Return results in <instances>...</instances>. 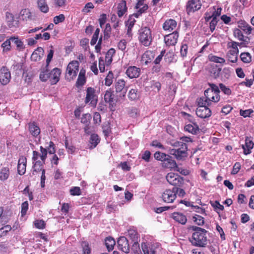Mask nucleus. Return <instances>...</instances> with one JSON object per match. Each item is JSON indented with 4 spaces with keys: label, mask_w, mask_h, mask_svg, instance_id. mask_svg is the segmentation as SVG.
<instances>
[{
    "label": "nucleus",
    "mask_w": 254,
    "mask_h": 254,
    "mask_svg": "<svg viewBox=\"0 0 254 254\" xmlns=\"http://www.w3.org/2000/svg\"><path fill=\"white\" fill-rule=\"evenodd\" d=\"M210 88L205 90L204 91V96L210 103L212 102H218L220 99L219 93L220 90L219 87L213 83H208Z\"/></svg>",
    "instance_id": "5"
},
{
    "label": "nucleus",
    "mask_w": 254,
    "mask_h": 254,
    "mask_svg": "<svg viewBox=\"0 0 254 254\" xmlns=\"http://www.w3.org/2000/svg\"><path fill=\"white\" fill-rule=\"evenodd\" d=\"M238 27L248 35L250 34L252 32V27L245 21H239Z\"/></svg>",
    "instance_id": "26"
},
{
    "label": "nucleus",
    "mask_w": 254,
    "mask_h": 254,
    "mask_svg": "<svg viewBox=\"0 0 254 254\" xmlns=\"http://www.w3.org/2000/svg\"><path fill=\"white\" fill-rule=\"evenodd\" d=\"M201 6L200 0H190L187 4V12L188 14L199 10Z\"/></svg>",
    "instance_id": "11"
},
{
    "label": "nucleus",
    "mask_w": 254,
    "mask_h": 254,
    "mask_svg": "<svg viewBox=\"0 0 254 254\" xmlns=\"http://www.w3.org/2000/svg\"><path fill=\"white\" fill-rule=\"evenodd\" d=\"M254 111L252 109H248L246 110H240V114L244 118H246L250 117L251 114Z\"/></svg>",
    "instance_id": "56"
},
{
    "label": "nucleus",
    "mask_w": 254,
    "mask_h": 254,
    "mask_svg": "<svg viewBox=\"0 0 254 254\" xmlns=\"http://www.w3.org/2000/svg\"><path fill=\"white\" fill-rule=\"evenodd\" d=\"M238 53L235 51H230L229 50L227 55L228 60L232 63H236L238 60Z\"/></svg>",
    "instance_id": "36"
},
{
    "label": "nucleus",
    "mask_w": 254,
    "mask_h": 254,
    "mask_svg": "<svg viewBox=\"0 0 254 254\" xmlns=\"http://www.w3.org/2000/svg\"><path fill=\"white\" fill-rule=\"evenodd\" d=\"M44 51L41 47H38L32 53L31 59L33 61H40L44 55Z\"/></svg>",
    "instance_id": "21"
},
{
    "label": "nucleus",
    "mask_w": 254,
    "mask_h": 254,
    "mask_svg": "<svg viewBox=\"0 0 254 254\" xmlns=\"http://www.w3.org/2000/svg\"><path fill=\"white\" fill-rule=\"evenodd\" d=\"M10 79V72L6 67L2 66L0 69V82L1 84L5 85L9 82Z\"/></svg>",
    "instance_id": "10"
},
{
    "label": "nucleus",
    "mask_w": 254,
    "mask_h": 254,
    "mask_svg": "<svg viewBox=\"0 0 254 254\" xmlns=\"http://www.w3.org/2000/svg\"><path fill=\"white\" fill-rule=\"evenodd\" d=\"M87 94L85 98V103H87L90 102V104L94 106L96 104L97 100L96 99L95 90L93 88L88 87L87 89Z\"/></svg>",
    "instance_id": "15"
},
{
    "label": "nucleus",
    "mask_w": 254,
    "mask_h": 254,
    "mask_svg": "<svg viewBox=\"0 0 254 254\" xmlns=\"http://www.w3.org/2000/svg\"><path fill=\"white\" fill-rule=\"evenodd\" d=\"M86 82L85 77L78 75L77 80L76 81V85L77 87L83 86Z\"/></svg>",
    "instance_id": "57"
},
{
    "label": "nucleus",
    "mask_w": 254,
    "mask_h": 254,
    "mask_svg": "<svg viewBox=\"0 0 254 254\" xmlns=\"http://www.w3.org/2000/svg\"><path fill=\"white\" fill-rule=\"evenodd\" d=\"M119 249L128 254L129 252V246L128 240L125 237H121L117 241Z\"/></svg>",
    "instance_id": "13"
},
{
    "label": "nucleus",
    "mask_w": 254,
    "mask_h": 254,
    "mask_svg": "<svg viewBox=\"0 0 254 254\" xmlns=\"http://www.w3.org/2000/svg\"><path fill=\"white\" fill-rule=\"evenodd\" d=\"M234 36L239 40H244V39H245L241 30L238 28L234 29Z\"/></svg>",
    "instance_id": "51"
},
{
    "label": "nucleus",
    "mask_w": 254,
    "mask_h": 254,
    "mask_svg": "<svg viewBox=\"0 0 254 254\" xmlns=\"http://www.w3.org/2000/svg\"><path fill=\"white\" fill-rule=\"evenodd\" d=\"M126 82L124 79H119L115 84L116 92L119 93V96L123 98L126 96L127 89L125 88Z\"/></svg>",
    "instance_id": "9"
},
{
    "label": "nucleus",
    "mask_w": 254,
    "mask_h": 254,
    "mask_svg": "<svg viewBox=\"0 0 254 254\" xmlns=\"http://www.w3.org/2000/svg\"><path fill=\"white\" fill-rule=\"evenodd\" d=\"M133 242V244L131 248V250L134 253L139 254V252H140V249L138 241Z\"/></svg>",
    "instance_id": "53"
},
{
    "label": "nucleus",
    "mask_w": 254,
    "mask_h": 254,
    "mask_svg": "<svg viewBox=\"0 0 254 254\" xmlns=\"http://www.w3.org/2000/svg\"><path fill=\"white\" fill-rule=\"evenodd\" d=\"M29 131L35 137L37 136L40 133V129L35 123H30L28 124Z\"/></svg>",
    "instance_id": "24"
},
{
    "label": "nucleus",
    "mask_w": 254,
    "mask_h": 254,
    "mask_svg": "<svg viewBox=\"0 0 254 254\" xmlns=\"http://www.w3.org/2000/svg\"><path fill=\"white\" fill-rule=\"evenodd\" d=\"M139 42L144 46H150L152 42L153 36L151 29L147 27H141L138 31Z\"/></svg>",
    "instance_id": "3"
},
{
    "label": "nucleus",
    "mask_w": 254,
    "mask_h": 254,
    "mask_svg": "<svg viewBox=\"0 0 254 254\" xmlns=\"http://www.w3.org/2000/svg\"><path fill=\"white\" fill-rule=\"evenodd\" d=\"M197 103L198 106H208L211 105L210 101H209L205 96L204 97H201L197 100Z\"/></svg>",
    "instance_id": "43"
},
{
    "label": "nucleus",
    "mask_w": 254,
    "mask_h": 254,
    "mask_svg": "<svg viewBox=\"0 0 254 254\" xmlns=\"http://www.w3.org/2000/svg\"><path fill=\"white\" fill-rule=\"evenodd\" d=\"M11 227L10 225H6L0 229V238L6 235L10 231Z\"/></svg>",
    "instance_id": "49"
},
{
    "label": "nucleus",
    "mask_w": 254,
    "mask_h": 254,
    "mask_svg": "<svg viewBox=\"0 0 254 254\" xmlns=\"http://www.w3.org/2000/svg\"><path fill=\"white\" fill-rule=\"evenodd\" d=\"M172 217L175 221L182 225H185L187 221L186 216L180 212H174L172 214Z\"/></svg>",
    "instance_id": "20"
},
{
    "label": "nucleus",
    "mask_w": 254,
    "mask_h": 254,
    "mask_svg": "<svg viewBox=\"0 0 254 254\" xmlns=\"http://www.w3.org/2000/svg\"><path fill=\"white\" fill-rule=\"evenodd\" d=\"M193 219L198 225H203L204 223V218L200 215H196L193 217Z\"/></svg>",
    "instance_id": "54"
},
{
    "label": "nucleus",
    "mask_w": 254,
    "mask_h": 254,
    "mask_svg": "<svg viewBox=\"0 0 254 254\" xmlns=\"http://www.w3.org/2000/svg\"><path fill=\"white\" fill-rule=\"evenodd\" d=\"M166 178L168 182L173 186H181L184 183L183 178L174 173H168Z\"/></svg>",
    "instance_id": "8"
},
{
    "label": "nucleus",
    "mask_w": 254,
    "mask_h": 254,
    "mask_svg": "<svg viewBox=\"0 0 254 254\" xmlns=\"http://www.w3.org/2000/svg\"><path fill=\"white\" fill-rule=\"evenodd\" d=\"M105 246L108 250L110 251L113 250L114 246L116 244L115 240L111 237H107L105 240Z\"/></svg>",
    "instance_id": "30"
},
{
    "label": "nucleus",
    "mask_w": 254,
    "mask_h": 254,
    "mask_svg": "<svg viewBox=\"0 0 254 254\" xmlns=\"http://www.w3.org/2000/svg\"><path fill=\"white\" fill-rule=\"evenodd\" d=\"M114 75L112 71H109L105 79V84L110 86L113 83Z\"/></svg>",
    "instance_id": "45"
},
{
    "label": "nucleus",
    "mask_w": 254,
    "mask_h": 254,
    "mask_svg": "<svg viewBox=\"0 0 254 254\" xmlns=\"http://www.w3.org/2000/svg\"><path fill=\"white\" fill-rule=\"evenodd\" d=\"M185 130L193 134H196L199 130L198 126L194 123L186 125L185 127Z\"/></svg>",
    "instance_id": "27"
},
{
    "label": "nucleus",
    "mask_w": 254,
    "mask_h": 254,
    "mask_svg": "<svg viewBox=\"0 0 254 254\" xmlns=\"http://www.w3.org/2000/svg\"><path fill=\"white\" fill-rule=\"evenodd\" d=\"M128 236L132 242L138 241V237L137 232L134 230H129L128 231Z\"/></svg>",
    "instance_id": "47"
},
{
    "label": "nucleus",
    "mask_w": 254,
    "mask_h": 254,
    "mask_svg": "<svg viewBox=\"0 0 254 254\" xmlns=\"http://www.w3.org/2000/svg\"><path fill=\"white\" fill-rule=\"evenodd\" d=\"M228 45L230 47H231L232 49L230 50V51H235L236 53H239V49L238 48V43L232 41L230 43L228 44Z\"/></svg>",
    "instance_id": "63"
},
{
    "label": "nucleus",
    "mask_w": 254,
    "mask_h": 254,
    "mask_svg": "<svg viewBox=\"0 0 254 254\" xmlns=\"http://www.w3.org/2000/svg\"><path fill=\"white\" fill-rule=\"evenodd\" d=\"M10 40L16 46L17 50L21 51L25 49L23 43L17 37H11Z\"/></svg>",
    "instance_id": "28"
},
{
    "label": "nucleus",
    "mask_w": 254,
    "mask_h": 254,
    "mask_svg": "<svg viewBox=\"0 0 254 254\" xmlns=\"http://www.w3.org/2000/svg\"><path fill=\"white\" fill-rule=\"evenodd\" d=\"M70 192L72 195H79L81 194L80 189L78 187H73L70 189Z\"/></svg>",
    "instance_id": "60"
},
{
    "label": "nucleus",
    "mask_w": 254,
    "mask_h": 254,
    "mask_svg": "<svg viewBox=\"0 0 254 254\" xmlns=\"http://www.w3.org/2000/svg\"><path fill=\"white\" fill-rule=\"evenodd\" d=\"M6 22L10 28L18 26V21L14 19L13 15L8 12L5 13Z\"/></svg>",
    "instance_id": "17"
},
{
    "label": "nucleus",
    "mask_w": 254,
    "mask_h": 254,
    "mask_svg": "<svg viewBox=\"0 0 254 254\" xmlns=\"http://www.w3.org/2000/svg\"><path fill=\"white\" fill-rule=\"evenodd\" d=\"M141 248L144 254H155V251L152 249H149L145 244H142Z\"/></svg>",
    "instance_id": "50"
},
{
    "label": "nucleus",
    "mask_w": 254,
    "mask_h": 254,
    "mask_svg": "<svg viewBox=\"0 0 254 254\" xmlns=\"http://www.w3.org/2000/svg\"><path fill=\"white\" fill-rule=\"evenodd\" d=\"M79 64L78 62L76 61H73L69 63V64H68L67 66V70H69V72H71L70 71V68L75 69H78Z\"/></svg>",
    "instance_id": "48"
},
{
    "label": "nucleus",
    "mask_w": 254,
    "mask_h": 254,
    "mask_svg": "<svg viewBox=\"0 0 254 254\" xmlns=\"http://www.w3.org/2000/svg\"><path fill=\"white\" fill-rule=\"evenodd\" d=\"M188 47L186 44H183L180 49L181 55L183 58L187 56L188 53Z\"/></svg>",
    "instance_id": "58"
},
{
    "label": "nucleus",
    "mask_w": 254,
    "mask_h": 254,
    "mask_svg": "<svg viewBox=\"0 0 254 254\" xmlns=\"http://www.w3.org/2000/svg\"><path fill=\"white\" fill-rule=\"evenodd\" d=\"M65 19L64 15L63 14H61L59 15L56 16L54 18V22L57 24L60 22H63Z\"/></svg>",
    "instance_id": "59"
},
{
    "label": "nucleus",
    "mask_w": 254,
    "mask_h": 254,
    "mask_svg": "<svg viewBox=\"0 0 254 254\" xmlns=\"http://www.w3.org/2000/svg\"><path fill=\"white\" fill-rule=\"evenodd\" d=\"M126 73L129 78H137L140 75V69L135 66H130L127 69Z\"/></svg>",
    "instance_id": "16"
},
{
    "label": "nucleus",
    "mask_w": 254,
    "mask_h": 254,
    "mask_svg": "<svg viewBox=\"0 0 254 254\" xmlns=\"http://www.w3.org/2000/svg\"><path fill=\"white\" fill-rule=\"evenodd\" d=\"M50 77V72L48 69L42 71L40 74V79L42 81H46Z\"/></svg>",
    "instance_id": "44"
},
{
    "label": "nucleus",
    "mask_w": 254,
    "mask_h": 254,
    "mask_svg": "<svg viewBox=\"0 0 254 254\" xmlns=\"http://www.w3.org/2000/svg\"><path fill=\"white\" fill-rule=\"evenodd\" d=\"M11 40L10 38L4 41L1 45L2 52L4 53H7L11 50Z\"/></svg>",
    "instance_id": "35"
},
{
    "label": "nucleus",
    "mask_w": 254,
    "mask_h": 254,
    "mask_svg": "<svg viewBox=\"0 0 254 254\" xmlns=\"http://www.w3.org/2000/svg\"><path fill=\"white\" fill-rule=\"evenodd\" d=\"M196 115L201 118H207L211 115L210 109L206 106H198L196 110Z\"/></svg>",
    "instance_id": "12"
},
{
    "label": "nucleus",
    "mask_w": 254,
    "mask_h": 254,
    "mask_svg": "<svg viewBox=\"0 0 254 254\" xmlns=\"http://www.w3.org/2000/svg\"><path fill=\"white\" fill-rule=\"evenodd\" d=\"M179 34L177 31L166 35L164 37V41L166 45L168 47L175 45L178 40Z\"/></svg>",
    "instance_id": "14"
},
{
    "label": "nucleus",
    "mask_w": 254,
    "mask_h": 254,
    "mask_svg": "<svg viewBox=\"0 0 254 254\" xmlns=\"http://www.w3.org/2000/svg\"><path fill=\"white\" fill-rule=\"evenodd\" d=\"M192 229L194 231L190 241L195 246L204 247L207 244L206 236V230L197 226H192Z\"/></svg>",
    "instance_id": "1"
},
{
    "label": "nucleus",
    "mask_w": 254,
    "mask_h": 254,
    "mask_svg": "<svg viewBox=\"0 0 254 254\" xmlns=\"http://www.w3.org/2000/svg\"><path fill=\"white\" fill-rule=\"evenodd\" d=\"M219 87L221 90L226 95H229L231 94V89L226 87L225 85H224L222 83L219 84Z\"/></svg>",
    "instance_id": "55"
},
{
    "label": "nucleus",
    "mask_w": 254,
    "mask_h": 254,
    "mask_svg": "<svg viewBox=\"0 0 254 254\" xmlns=\"http://www.w3.org/2000/svg\"><path fill=\"white\" fill-rule=\"evenodd\" d=\"M172 145L176 148L170 149V153L175 156L177 159L182 160L188 156V146L186 143L181 141H176Z\"/></svg>",
    "instance_id": "2"
},
{
    "label": "nucleus",
    "mask_w": 254,
    "mask_h": 254,
    "mask_svg": "<svg viewBox=\"0 0 254 254\" xmlns=\"http://www.w3.org/2000/svg\"><path fill=\"white\" fill-rule=\"evenodd\" d=\"M177 189L174 187L172 189L166 190L162 194V200L167 203H172L176 198Z\"/></svg>",
    "instance_id": "7"
},
{
    "label": "nucleus",
    "mask_w": 254,
    "mask_h": 254,
    "mask_svg": "<svg viewBox=\"0 0 254 254\" xmlns=\"http://www.w3.org/2000/svg\"><path fill=\"white\" fill-rule=\"evenodd\" d=\"M115 54V50L113 48L110 49L107 53L106 55V61L108 64L112 62V57Z\"/></svg>",
    "instance_id": "42"
},
{
    "label": "nucleus",
    "mask_w": 254,
    "mask_h": 254,
    "mask_svg": "<svg viewBox=\"0 0 254 254\" xmlns=\"http://www.w3.org/2000/svg\"><path fill=\"white\" fill-rule=\"evenodd\" d=\"M177 26L176 21L172 19H168L165 21L163 25V28L165 31H171L174 30Z\"/></svg>",
    "instance_id": "22"
},
{
    "label": "nucleus",
    "mask_w": 254,
    "mask_h": 254,
    "mask_svg": "<svg viewBox=\"0 0 254 254\" xmlns=\"http://www.w3.org/2000/svg\"><path fill=\"white\" fill-rule=\"evenodd\" d=\"M240 58L245 63H249L251 61V56L249 53H242L240 55Z\"/></svg>",
    "instance_id": "46"
},
{
    "label": "nucleus",
    "mask_w": 254,
    "mask_h": 254,
    "mask_svg": "<svg viewBox=\"0 0 254 254\" xmlns=\"http://www.w3.org/2000/svg\"><path fill=\"white\" fill-rule=\"evenodd\" d=\"M100 139L98 135L97 134H92L90 136L89 142L91 146L89 147L90 148H95L99 143Z\"/></svg>",
    "instance_id": "31"
},
{
    "label": "nucleus",
    "mask_w": 254,
    "mask_h": 254,
    "mask_svg": "<svg viewBox=\"0 0 254 254\" xmlns=\"http://www.w3.org/2000/svg\"><path fill=\"white\" fill-rule=\"evenodd\" d=\"M37 4L38 7L42 12L44 13L48 12L49 7L45 0H37Z\"/></svg>",
    "instance_id": "34"
},
{
    "label": "nucleus",
    "mask_w": 254,
    "mask_h": 254,
    "mask_svg": "<svg viewBox=\"0 0 254 254\" xmlns=\"http://www.w3.org/2000/svg\"><path fill=\"white\" fill-rule=\"evenodd\" d=\"M127 10L126 2L125 0L122 1L118 5V15L121 17Z\"/></svg>",
    "instance_id": "29"
},
{
    "label": "nucleus",
    "mask_w": 254,
    "mask_h": 254,
    "mask_svg": "<svg viewBox=\"0 0 254 254\" xmlns=\"http://www.w3.org/2000/svg\"><path fill=\"white\" fill-rule=\"evenodd\" d=\"M139 93L136 89H131L128 94V97L131 100H135L139 98Z\"/></svg>",
    "instance_id": "37"
},
{
    "label": "nucleus",
    "mask_w": 254,
    "mask_h": 254,
    "mask_svg": "<svg viewBox=\"0 0 254 254\" xmlns=\"http://www.w3.org/2000/svg\"><path fill=\"white\" fill-rule=\"evenodd\" d=\"M9 176V169L8 167H2L0 171V180L4 181Z\"/></svg>",
    "instance_id": "32"
},
{
    "label": "nucleus",
    "mask_w": 254,
    "mask_h": 254,
    "mask_svg": "<svg viewBox=\"0 0 254 254\" xmlns=\"http://www.w3.org/2000/svg\"><path fill=\"white\" fill-rule=\"evenodd\" d=\"M92 117L90 114H84L81 118V123L84 125L90 124Z\"/></svg>",
    "instance_id": "41"
},
{
    "label": "nucleus",
    "mask_w": 254,
    "mask_h": 254,
    "mask_svg": "<svg viewBox=\"0 0 254 254\" xmlns=\"http://www.w3.org/2000/svg\"><path fill=\"white\" fill-rule=\"evenodd\" d=\"M34 225L36 228L38 229H43L45 227V222L42 220H37L34 222Z\"/></svg>",
    "instance_id": "64"
},
{
    "label": "nucleus",
    "mask_w": 254,
    "mask_h": 254,
    "mask_svg": "<svg viewBox=\"0 0 254 254\" xmlns=\"http://www.w3.org/2000/svg\"><path fill=\"white\" fill-rule=\"evenodd\" d=\"M154 156L156 160L162 162V166L164 168L175 169L177 167L176 161L168 154L158 151L154 153Z\"/></svg>",
    "instance_id": "4"
},
{
    "label": "nucleus",
    "mask_w": 254,
    "mask_h": 254,
    "mask_svg": "<svg viewBox=\"0 0 254 254\" xmlns=\"http://www.w3.org/2000/svg\"><path fill=\"white\" fill-rule=\"evenodd\" d=\"M94 8L93 4L92 2H88L85 4L84 8L82 10V12L84 13H87L90 12L89 9Z\"/></svg>",
    "instance_id": "61"
},
{
    "label": "nucleus",
    "mask_w": 254,
    "mask_h": 254,
    "mask_svg": "<svg viewBox=\"0 0 254 254\" xmlns=\"http://www.w3.org/2000/svg\"><path fill=\"white\" fill-rule=\"evenodd\" d=\"M254 143L250 137L247 136L245 139V144L242 145V147L244 150V153L248 155L251 153V150L254 147Z\"/></svg>",
    "instance_id": "18"
},
{
    "label": "nucleus",
    "mask_w": 254,
    "mask_h": 254,
    "mask_svg": "<svg viewBox=\"0 0 254 254\" xmlns=\"http://www.w3.org/2000/svg\"><path fill=\"white\" fill-rule=\"evenodd\" d=\"M47 144L48 145L45 146V148H44L42 146L40 147L41 153L40 158L42 162H43V164L45 163V162L47 158V153L48 152L50 154H54L56 151L55 144L52 141H50L49 143H47Z\"/></svg>",
    "instance_id": "6"
},
{
    "label": "nucleus",
    "mask_w": 254,
    "mask_h": 254,
    "mask_svg": "<svg viewBox=\"0 0 254 254\" xmlns=\"http://www.w3.org/2000/svg\"><path fill=\"white\" fill-rule=\"evenodd\" d=\"M104 101L106 103L112 105L116 102V100L114 98V92L111 89L107 90L104 97Z\"/></svg>",
    "instance_id": "19"
},
{
    "label": "nucleus",
    "mask_w": 254,
    "mask_h": 254,
    "mask_svg": "<svg viewBox=\"0 0 254 254\" xmlns=\"http://www.w3.org/2000/svg\"><path fill=\"white\" fill-rule=\"evenodd\" d=\"M208 59L210 61L216 63L223 64L225 62L224 59L212 55H210L208 56Z\"/></svg>",
    "instance_id": "40"
},
{
    "label": "nucleus",
    "mask_w": 254,
    "mask_h": 254,
    "mask_svg": "<svg viewBox=\"0 0 254 254\" xmlns=\"http://www.w3.org/2000/svg\"><path fill=\"white\" fill-rule=\"evenodd\" d=\"M219 21V19L218 18L216 17L215 16L214 17H212V20H211L210 22V29L211 32H213L214 30L215 29V26L217 25L218 22Z\"/></svg>",
    "instance_id": "52"
},
{
    "label": "nucleus",
    "mask_w": 254,
    "mask_h": 254,
    "mask_svg": "<svg viewBox=\"0 0 254 254\" xmlns=\"http://www.w3.org/2000/svg\"><path fill=\"white\" fill-rule=\"evenodd\" d=\"M61 75V70L58 68H54L50 72V77L52 78L51 83L56 84L59 80V77Z\"/></svg>",
    "instance_id": "23"
},
{
    "label": "nucleus",
    "mask_w": 254,
    "mask_h": 254,
    "mask_svg": "<svg viewBox=\"0 0 254 254\" xmlns=\"http://www.w3.org/2000/svg\"><path fill=\"white\" fill-rule=\"evenodd\" d=\"M82 254H91V249L89 247V244L86 241H83L81 243Z\"/></svg>",
    "instance_id": "38"
},
{
    "label": "nucleus",
    "mask_w": 254,
    "mask_h": 254,
    "mask_svg": "<svg viewBox=\"0 0 254 254\" xmlns=\"http://www.w3.org/2000/svg\"><path fill=\"white\" fill-rule=\"evenodd\" d=\"M26 158L20 159L18 161L17 166L18 173L20 175H23L26 171Z\"/></svg>",
    "instance_id": "25"
},
{
    "label": "nucleus",
    "mask_w": 254,
    "mask_h": 254,
    "mask_svg": "<svg viewBox=\"0 0 254 254\" xmlns=\"http://www.w3.org/2000/svg\"><path fill=\"white\" fill-rule=\"evenodd\" d=\"M211 204L216 211H217V210H223L224 209L223 205L220 204L218 201H215L213 202H211Z\"/></svg>",
    "instance_id": "62"
},
{
    "label": "nucleus",
    "mask_w": 254,
    "mask_h": 254,
    "mask_svg": "<svg viewBox=\"0 0 254 254\" xmlns=\"http://www.w3.org/2000/svg\"><path fill=\"white\" fill-rule=\"evenodd\" d=\"M152 58H153L152 53L146 52L142 56V61L144 62L145 64L147 65L149 63L151 62Z\"/></svg>",
    "instance_id": "39"
},
{
    "label": "nucleus",
    "mask_w": 254,
    "mask_h": 254,
    "mask_svg": "<svg viewBox=\"0 0 254 254\" xmlns=\"http://www.w3.org/2000/svg\"><path fill=\"white\" fill-rule=\"evenodd\" d=\"M20 17L23 20L27 21L29 19H31L32 15L28 9H23L20 12Z\"/></svg>",
    "instance_id": "33"
}]
</instances>
